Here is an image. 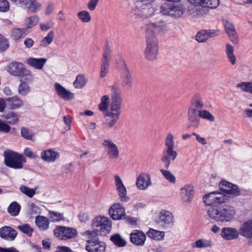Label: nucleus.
<instances>
[{
    "mask_svg": "<svg viewBox=\"0 0 252 252\" xmlns=\"http://www.w3.org/2000/svg\"><path fill=\"white\" fill-rule=\"evenodd\" d=\"M177 156V152L174 149H164L162 155V161L165 168H168L171 161L174 160Z\"/></svg>",
    "mask_w": 252,
    "mask_h": 252,
    "instance_id": "obj_15",
    "label": "nucleus"
},
{
    "mask_svg": "<svg viewBox=\"0 0 252 252\" xmlns=\"http://www.w3.org/2000/svg\"><path fill=\"white\" fill-rule=\"evenodd\" d=\"M86 250L89 252H105L106 245L103 242H97L86 246Z\"/></svg>",
    "mask_w": 252,
    "mask_h": 252,
    "instance_id": "obj_28",
    "label": "nucleus"
},
{
    "mask_svg": "<svg viewBox=\"0 0 252 252\" xmlns=\"http://www.w3.org/2000/svg\"><path fill=\"white\" fill-rule=\"evenodd\" d=\"M135 4L132 10L133 15L131 16L132 20L135 22L140 20L141 18V7L142 6V0H133Z\"/></svg>",
    "mask_w": 252,
    "mask_h": 252,
    "instance_id": "obj_32",
    "label": "nucleus"
},
{
    "mask_svg": "<svg viewBox=\"0 0 252 252\" xmlns=\"http://www.w3.org/2000/svg\"><path fill=\"white\" fill-rule=\"evenodd\" d=\"M172 3H165L162 4L160 7V12L164 15H170V11L172 8Z\"/></svg>",
    "mask_w": 252,
    "mask_h": 252,
    "instance_id": "obj_58",
    "label": "nucleus"
},
{
    "mask_svg": "<svg viewBox=\"0 0 252 252\" xmlns=\"http://www.w3.org/2000/svg\"><path fill=\"white\" fill-rule=\"evenodd\" d=\"M198 118H202L209 122H213L215 121V117L208 110L205 109H200L198 112Z\"/></svg>",
    "mask_w": 252,
    "mask_h": 252,
    "instance_id": "obj_39",
    "label": "nucleus"
},
{
    "mask_svg": "<svg viewBox=\"0 0 252 252\" xmlns=\"http://www.w3.org/2000/svg\"><path fill=\"white\" fill-rule=\"evenodd\" d=\"M55 88L57 94L61 98L66 100H69L74 97V94L73 93L67 91L60 84L55 83Z\"/></svg>",
    "mask_w": 252,
    "mask_h": 252,
    "instance_id": "obj_21",
    "label": "nucleus"
},
{
    "mask_svg": "<svg viewBox=\"0 0 252 252\" xmlns=\"http://www.w3.org/2000/svg\"><path fill=\"white\" fill-rule=\"evenodd\" d=\"M204 107V103L201 97L193 98L188 110V119L189 121L196 126L199 124L198 112Z\"/></svg>",
    "mask_w": 252,
    "mask_h": 252,
    "instance_id": "obj_4",
    "label": "nucleus"
},
{
    "mask_svg": "<svg viewBox=\"0 0 252 252\" xmlns=\"http://www.w3.org/2000/svg\"><path fill=\"white\" fill-rule=\"evenodd\" d=\"M6 106L10 109H15L20 107L23 104V101L17 96L8 97L6 99Z\"/></svg>",
    "mask_w": 252,
    "mask_h": 252,
    "instance_id": "obj_30",
    "label": "nucleus"
},
{
    "mask_svg": "<svg viewBox=\"0 0 252 252\" xmlns=\"http://www.w3.org/2000/svg\"><path fill=\"white\" fill-rule=\"evenodd\" d=\"M110 240L115 245L119 247H124L126 244V240L118 233L112 235Z\"/></svg>",
    "mask_w": 252,
    "mask_h": 252,
    "instance_id": "obj_41",
    "label": "nucleus"
},
{
    "mask_svg": "<svg viewBox=\"0 0 252 252\" xmlns=\"http://www.w3.org/2000/svg\"><path fill=\"white\" fill-rule=\"evenodd\" d=\"M30 0H10L11 2L14 4H20V5L26 8L27 6L28 5Z\"/></svg>",
    "mask_w": 252,
    "mask_h": 252,
    "instance_id": "obj_63",
    "label": "nucleus"
},
{
    "mask_svg": "<svg viewBox=\"0 0 252 252\" xmlns=\"http://www.w3.org/2000/svg\"><path fill=\"white\" fill-rule=\"evenodd\" d=\"M158 27L155 24L148 26L146 35V47L145 50V58L150 61H154L158 54L159 45L158 39L155 35Z\"/></svg>",
    "mask_w": 252,
    "mask_h": 252,
    "instance_id": "obj_1",
    "label": "nucleus"
},
{
    "mask_svg": "<svg viewBox=\"0 0 252 252\" xmlns=\"http://www.w3.org/2000/svg\"><path fill=\"white\" fill-rule=\"evenodd\" d=\"M28 28L35 26L39 21V18L36 16H32L27 19Z\"/></svg>",
    "mask_w": 252,
    "mask_h": 252,
    "instance_id": "obj_61",
    "label": "nucleus"
},
{
    "mask_svg": "<svg viewBox=\"0 0 252 252\" xmlns=\"http://www.w3.org/2000/svg\"><path fill=\"white\" fill-rule=\"evenodd\" d=\"M195 5H199L204 7L216 8L219 4V0H188Z\"/></svg>",
    "mask_w": 252,
    "mask_h": 252,
    "instance_id": "obj_22",
    "label": "nucleus"
},
{
    "mask_svg": "<svg viewBox=\"0 0 252 252\" xmlns=\"http://www.w3.org/2000/svg\"><path fill=\"white\" fill-rule=\"evenodd\" d=\"M227 200V197L219 191H213L206 194L203 197L204 203L208 206L222 203Z\"/></svg>",
    "mask_w": 252,
    "mask_h": 252,
    "instance_id": "obj_7",
    "label": "nucleus"
},
{
    "mask_svg": "<svg viewBox=\"0 0 252 252\" xmlns=\"http://www.w3.org/2000/svg\"><path fill=\"white\" fill-rule=\"evenodd\" d=\"M160 172L168 182L171 183H175V177L170 171L161 169Z\"/></svg>",
    "mask_w": 252,
    "mask_h": 252,
    "instance_id": "obj_53",
    "label": "nucleus"
},
{
    "mask_svg": "<svg viewBox=\"0 0 252 252\" xmlns=\"http://www.w3.org/2000/svg\"><path fill=\"white\" fill-rule=\"evenodd\" d=\"M98 1L99 0H90L87 5L88 9L91 11L94 10Z\"/></svg>",
    "mask_w": 252,
    "mask_h": 252,
    "instance_id": "obj_64",
    "label": "nucleus"
},
{
    "mask_svg": "<svg viewBox=\"0 0 252 252\" xmlns=\"http://www.w3.org/2000/svg\"><path fill=\"white\" fill-rule=\"evenodd\" d=\"M103 147L108 151L111 158H118L119 151L117 146L109 140H105L102 143Z\"/></svg>",
    "mask_w": 252,
    "mask_h": 252,
    "instance_id": "obj_18",
    "label": "nucleus"
},
{
    "mask_svg": "<svg viewBox=\"0 0 252 252\" xmlns=\"http://www.w3.org/2000/svg\"><path fill=\"white\" fill-rule=\"evenodd\" d=\"M55 236L61 240H67L74 238L77 236L76 229L62 226H58L54 230Z\"/></svg>",
    "mask_w": 252,
    "mask_h": 252,
    "instance_id": "obj_8",
    "label": "nucleus"
},
{
    "mask_svg": "<svg viewBox=\"0 0 252 252\" xmlns=\"http://www.w3.org/2000/svg\"><path fill=\"white\" fill-rule=\"evenodd\" d=\"M10 126L0 119V132L7 133L10 132Z\"/></svg>",
    "mask_w": 252,
    "mask_h": 252,
    "instance_id": "obj_60",
    "label": "nucleus"
},
{
    "mask_svg": "<svg viewBox=\"0 0 252 252\" xmlns=\"http://www.w3.org/2000/svg\"><path fill=\"white\" fill-rule=\"evenodd\" d=\"M240 235L239 230L231 227L223 228L220 232L221 237L225 240H232L237 239Z\"/></svg>",
    "mask_w": 252,
    "mask_h": 252,
    "instance_id": "obj_16",
    "label": "nucleus"
},
{
    "mask_svg": "<svg viewBox=\"0 0 252 252\" xmlns=\"http://www.w3.org/2000/svg\"><path fill=\"white\" fill-rule=\"evenodd\" d=\"M115 183L121 200L124 202L128 201L129 198L126 196V188L119 175L115 176Z\"/></svg>",
    "mask_w": 252,
    "mask_h": 252,
    "instance_id": "obj_14",
    "label": "nucleus"
},
{
    "mask_svg": "<svg viewBox=\"0 0 252 252\" xmlns=\"http://www.w3.org/2000/svg\"><path fill=\"white\" fill-rule=\"evenodd\" d=\"M54 36V32L50 31L40 41V46L46 47L52 43Z\"/></svg>",
    "mask_w": 252,
    "mask_h": 252,
    "instance_id": "obj_47",
    "label": "nucleus"
},
{
    "mask_svg": "<svg viewBox=\"0 0 252 252\" xmlns=\"http://www.w3.org/2000/svg\"><path fill=\"white\" fill-rule=\"evenodd\" d=\"M165 149H174L175 143L174 136L171 133H168L165 139Z\"/></svg>",
    "mask_w": 252,
    "mask_h": 252,
    "instance_id": "obj_48",
    "label": "nucleus"
},
{
    "mask_svg": "<svg viewBox=\"0 0 252 252\" xmlns=\"http://www.w3.org/2000/svg\"><path fill=\"white\" fill-rule=\"evenodd\" d=\"M109 214L115 220L123 219L126 215L124 208L119 203L113 204L109 209Z\"/></svg>",
    "mask_w": 252,
    "mask_h": 252,
    "instance_id": "obj_12",
    "label": "nucleus"
},
{
    "mask_svg": "<svg viewBox=\"0 0 252 252\" xmlns=\"http://www.w3.org/2000/svg\"><path fill=\"white\" fill-rule=\"evenodd\" d=\"M3 156L4 164L7 167L14 169L23 168V164L26 161V159L23 155L9 150L4 151Z\"/></svg>",
    "mask_w": 252,
    "mask_h": 252,
    "instance_id": "obj_3",
    "label": "nucleus"
},
{
    "mask_svg": "<svg viewBox=\"0 0 252 252\" xmlns=\"http://www.w3.org/2000/svg\"><path fill=\"white\" fill-rule=\"evenodd\" d=\"M221 190L227 194L238 196L240 194V190L238 186L230 182L223 180L220 184Z\"/></svg>",
    "mask_w": 252,
    "mask_h": 252,
    "instance_id": "obj_13",
    "label": "nucleus"
},
{
    "mask_svg": "<svg viewBox=\"0 0 252 252\" xmlns=\"http://www.w3.org/2000/svg\"><path fill=\"white\" fill-rule=\"evenodd\" d=\"M215 35H217V31L215 30H201L197 33L195 39L198 42H205L210 37Z\"/></svg>",
    "mask_w": 252,
    "mask_h": 252,
    "instance_id": "obj_24",
    "label": "nucleus"
},
{
    "mask_svg": "<svg viewBox=\"0 0 252 252\" xmlns=\"http://www.w3.org/2000/svg\"><path fill=\"white\" fill-rule=\"evenodd\" d=\"M17 235V231L11 227L4 226L0 228V237L4 240L13 241Z\"/></svg>",
    "mask_w": 252,
    "mask_h": 252,
    "instance_id": "obj_17",
    "label": "nucleus"
},
{
    "mask_svg": "<svg viewBox=\"0 0 252 252\" xmlns=\"http://www.w3.org/2000/svg\"><path fill=\"white\" fill-rule=\"evenodd\" d=\"M84 234L88 236L89 239L87 241V242L91 245L99 242L98 237L97 234L95 231L87 230L84 232Z\"/></svg>",
    "mask_w": 252,
    "mask_h": 252,
    "instance_id": "obj_42",
    "label": "nucleus"
},
{
    "mask_svg": "<svg viewBox=\"0 0 252 252\" xmlns=\"http://www.w3.org/2000/svg\"><path fill=\"white\" fill-rule=\"evenodd\" d=\"M147 236L151 239L156 241H162L165 237V232L159 231L153 228H150L146 233Z\"/></svg>",
    "mask_w": 252,
    "mask_h": 252,
    "instance_id": "obj_31",
    "label": "nucleus"
},
{
    "mask_svg": "<svg viewBox=\"0 0 252 252\" xmlns=\"http://www.w3.org/2000/svg\"><path fill=\"white\" fill-rule=\"evenodd\" d=\"M94 227L99 228L100 234L105 235L109 233L112 227L111 221L108 218L102 216H97L93 221ZM98 230V229H97Z\"/></svg>",
    "mask_w": 252,
    "mask_h": 252,
    "instance_id": "obj_6",
    "label": "nucleus"
},
{
    "mask_svg": "<svg viewBox=\"0 0 252 252\" xmlns=\"http://www.w3.org/2000/svg\"><path fill=\"white\" fill-rule=\"evenodd\" d=\"M223 25L225 27V31L229 36L231 41L233 43L237 44L238 42V39L234 28V26L231 22L228 21H224Z\"/></svg>",
    "mask_w": 252,
    "mask_h": 252,
    "instance_id": "obj_23",
    "label": "nucleus"
},
{
    "mask_svg": "<svg viewBox=\"0 0 252 252\" xmlns=\"http://www.w3.org/2000/svg\"><path fill=\"white\" fill-rule=\"evenodd\" d=\"M111 89L113 92V95L111 98L110 110L114 112L121 113V109L122 103V98L121 94L118 92V89L116 86H112Z\"/></svg>",
    "mask_w": 252,
    "mask_h": 252,
    "instance_id": "obj_10",
    "label": "nucleus"
},
{
    "mask_svg": "<svg viewBox=\"0 0 252 252\" xmlns=\"http://www.w3.org/2000/svg\"><path fill=\"white\" fill-rule=\"evenodd\" d=\"M111 59V50L109 46L107 44L104 48L101 64L100 66L101 78L105 77L108 72L110 66V61Z\"/></svg>",
    "mask_w": 252,
    "mask_h": 252,
    "instance_id": "obj_9",
    "label": "nucleus"
},
{
    "mask_svg": "<svg viewBox=\"0 0 252 252\" xmlns=\"http://www.w3.org/2000/svg\"><path fill=\"white\" fill-rule=\"evenodd\" d=\"M225 54L229 62L232 65L236 63V57L234 55V48L230 44H226Z\"/></svg>",
    "mask_w": 252,
    "mask_h": 252,
    "instance_id": "obj_36",
    "label": "nucleus"
},
{
    "mask_svg": "<svg viewBox=\"0 0 252 252\" xmlns=\"http://www.w3.org/2000/svg\"><path fill=\"white\" fill-rule=\"evenodd\" d=\"M47 60L45 58L36 59L33 58H29L27 60V63L30 66L38 69H41L46 62Z\"/></svg>",
    "mask_w": 252,
    "mask_h": 252,
    "instance_id": "obj_33",
    "label": "nucleus"
},
{
    "mask_svg": "<svg viewBox=\"0 0 252 252\" xmlns=\"http://www.w3.org/2000/svg\"><path fill=\"white\" fill-rule=\"evenodd\" d=\"M240 235L248 238H252V219L245 221L239 229Z\"/></svg>",
    "mask_w": 252,
    "mask_h": 252,
    "instance_id": "obj_20",
    "label": "nucleus"
},
{
    "mask_svg": "<svg viewBox=\"0 0 252 252\" xmlns=\"http://www.w3.org/2000/svg\"><path fill=\"white\" fill-rule=\"evenodd\" d=\"M209 217L216 221L222 222L231 221L236 215L233 206L224 205L219 208L212 206L207 211Z\"/></svg>",
    "mask_w": 252,
    "mask_h": 252,
    "instance_id": "obj_2",
    "label": "nucleus"
},
{
    "mask_svg": "<svg viewBox=\"0 0 252 252\" xmlns=\"http://www.w3.org/2000/svg\"><path fill=\"white\" fill-rule=\"evenodd\" d=\"M77 16L80 20L84 23H88L90 21L91 16L87 11H82L78 13Z\"/></svg>",
    "mask_w": 252,
    "mask_h": 252,
    "instance_id": "obj_55",
    "label": "nucleus"
},
{
    "mask_svg": "<svg viewBox=\"0 0 252 252\" xmlns=\"http://www.w3.org/2000/svg\"><path fill=\"white\" fill-rule=\"evenodd\" d=\"M86 84V81L84 76L81 74L78 75L74 82V87L76 89L82 88Z\"/></svg>",
    "mask_w": 252,
    "mask_h": 252,
    "instance_id": "obj_49",
    "label": "nucleus"
},
{
    "mask_svg": "<svg viewBox=\"0 0 252 252\" xmlns=\"http://www.w3.org/2000/svg\"><path fill=\"white\" fill-rule=\"evenodd\" d=\"M109 97L108 95H103L101 98V102L99 105V109L102 111H106L108 107Z\"/></svg>",
    "mask_w": 252,
    "mask_h": 252,
    "instance_id": "obj_54",
    "label": "nucleus"
},
{
    "mask_svg": "<svg viewBox=\"0 0 252 252\" xmlns=\"http://www.w3.org/2000/svg\"><path fill=\"white\" fill-rule=\"evenodd\" d=\"M121 113L112 111H107L105 114L107 117L104 125L106 127L111 128L113 127L119 119Z\"/></svg>",
    "mask_w": 252,
    "mask_h": 252,
    "instance_id": "obj_19",
    "label": "nucleus"
},
{
    "mask_svg": "<svg viewBox=\"0 0 252 252\" xmlns=\"http://www.w3.org/2000/svg\"><path fill=\"white\" fill-rule=\"evenodd\" d=\"M60 154L52 149L43 151L41 153V158L46 162H54L59 158Z\"/></svg>",
    "mask_w": 252,
    "mask_h": 252,
    "instance_id": "obj_25",
    "label": "nucleus"
},
{
    "mask_svg": "<svg viewBox=\"0 0 252 252\" xmlns=\"http://www.w3.org/2000/svg\"><path fill=\"white\" fill-rule=\"evenodd\" d=\"M195 194L193 186L191 184H186L181 189L182 200L187 204H189Z\"/></svg>",
    "mask_w": 252,
    "mask_h": 252,
    "instance_id": "obj_11",
    "label": "nucleus"
},
{
    "mask_svg": "<svg viewBox=\"0 0 252 252\" xmlns=\"http://www.w3.org/2000/svg\"><path fill=\"white\" fill-rule=\"evenodd\" d=\"M36 189H30L25 186H21L20 191L30 198H32L35 194Z\"/></svg>",
    "mask_w": 252,
    "mask_h": 252,
    "instance_id": "obj_51",
    "label": "nucleus"
},
{
    "mask_svg": "<svg viewBox=\"0 0 252 252\" xmlns=\"http://www.w3.org/2000/svg\"><path fill=\"white\" fill-rule=\"evenodd\" d=\"M142 231L138 230H135L130 234V241L133 244L136 245H140L142 244Z\"/></svg>",
    "mask_w": 252,
    "mask_h": 252,
    "instance_id": "obj_38",
    "label": "nucleus"
},
{
    "mask_svg": "<svg viewBox=\"0 0 252 252\" xmlns=\"http://www.w3.org/2000/svg\"><path fill=\"white\" fill-rule=\"evenodd\" d=\"M122 82L124 88L128 90L132 86V78L129 70L127 68L124 69L122 75Z\"/></svg>",
    "mask_w": 252,
    "mask_h": 252,
    "instance_id": "obj_27",
    "label": "nucleus"
},
{
    "mask_svg": "<svg viewBox=\"0 0 252 252\" xmlns=\"http://www.w3.org/2000/svg\"><path fill=\"white\" fill-rule=\"evenodd\" d=\"M236 87L240 89L243 92L252 94V82H243L238 83Z\"/></svg>",
    "mask_w": 252,
    "mask_h": 252,
    "instance_id": "obj_44",
    "label": "nucleus"
},
{
    "mask_svg": "<svg viewBox=\"0 0 252 252\" xmlns=\"http://www.w3.org/2000/svg\"><path fill=\"white\" fill-rule=\"evenodd\" d=\"M17 228L22 233L27 235L28 236H31L33 232V228L27 223L18 225Z\"/></svg>",
    "mask_w": 252,
    "mask_h": 252,
    "instance_id": "obj_50",
    "label": "nucleus"
},
{
    "mask_svg": "<svg viewBox=\"0 0 252 252\" xmlns=\"http://www.w3.org/2000/svg\"><path fill=\"white\" fill-rule=\"evenodd\" d=\"M155 222L163 229H170L174 225V217L170 211L163 209L160 211Z\"/></svg>",
    "mask_w": 252,
    "mask_h": 252,
    "instance_id": "obj_5",
    "label": "nucleus"
},
{
    "mask_svg": "<svg viewBox=\"0 0 252 252\" xmlns=\"http://www.w3.org/2000/svg\"><path fill=\"white\" fill-rule=\"evenodd\" d=\"M31 91L29 84L25 82H22L18 87V93L22 95L25 96Z\"/></svg>",
    "mask_w": 252,
    "mask_h": 252,
    "instance_id": "obj_45",
    "label": "nucleus"
},
{
    "mask_svg": "<svg viewBox=\"0 0 252 252\" xmlns=\"http://www.w3.org/2000/svg\"><path fill=\"white\" fill-rule=\"evenodd\" d=\"M172 8L170 11V15L176 17L181 16L185 12V8L183 5L181 4H172Z\"/></svg>",
    "mask_w": 252,
    "mask_h": 252,
    "instance_id": "obj_37",
    "label": "nucleus"
},
{
    "mask_svg": "<svg viewBox=\"0 0 252 252\" xmlns=\"http://www.w3.org/2000/svg\"><path fill=\"white\" fill-rule=\"evenodd\" d=\"M25 29L15 28L11 31V35L14 40H18L25 33Z\"/></svg>",
    "mask_w": 252,
    "mask_h": 252,
    "instance_id": "obj_46",
    "label": "nucleus"
},
{
    "mask_svg": "<svg viewBox=\"0 0 252 252\" xmlns=\"http://www.w3.org/2000/svg\"><path fill=\"white\" fill-rule=\"evenodd\" d=\"M35 223L40 230L44 231L49 228L50 221L46 217L37 216L35 217Z\"/></svg>",
    "mask_w": 252,
    "mask_h": 252,
    "instance_id": "obj_29",
    "label": "nucleus"
},
{
    "mask_svg": "<svg viewBox=\"0 0 252 252\" xmlns=\"http://www.w3.org/2000/svg\"><path fill=\"white\" fill-rule=\"evenodd\" d=\"M9 2L6 0H0V11L5 12L9 10Z\"/></svg>",
    "mask_w": 252,
    "mask_h": 252,
    "instance_id": "obj_62",
    "label": "nucleus"
},
{
    "mask_svg": "<svg viewBox=\"0 0 252 252\" xmlns=\"http://www.w3.org/2000/svg\"><path fill=\"white\" fill-rule=\"evenodd\" d=\"M41 8V4L36 0H30L25 9L31 12H35L39 11Z\"/></svg>",
    "mask_w": 252,
    "mask_h": 252,
    "instance_id": "obj_43",
    "label": "nucleus"
},
{
    "mask_svg": "<svg viewBox=\"0 0 252 252\" xmlns=\"http://www.w3.org/2000/svg\"><path fill=\"white\" fill-rule=\"evenodd\" d=\"M2 117L7 120V123L8 125H15L19 122L18 114L13 111L5 113L2 115Z\"/></svg>",
    "mask_w": 252,
    "mask_h": 252,
    "instance_id": "obj_34",
    "label": "nucleus"
},
{
    "mask_svg": "<svg viewBox=\"0 0 252 252\" xmlns=\"http://www.w3.org/2000/svg\"><path fill=\"white\" fill-rule=\"evenodd\" d=\"M49 217L53 221H59L63 219L62 214L53 211H50L49 212Z\"/></svg>",
    "mask_w": 252,
    "mask_h": 252,
    "instance_id": "obj_56",
    "label": "nucleus"
},
{
    "mask_svg": "<svg viewBox=\"0 0 252 252\" xmlns=\"http://www.w3.org/2000/svg\"><path fill=\"white\" fill-rule=\"evenodd\" d=\"M213 245V243L210 240L200 239L191 243V247L192 248L202 249L211 247Z\"/></svg>",
    "mask_w": 252,
    "mask_h": 252,
    "instance_id": "obj_35",
    "label": "nucleus"
},
{
    "mask_svg": "<svg viewBox=\"0 0 252 252\" xmlns=\"http://www.w3.org/2000/svg\"><path fill=\"white\" fill-rule=\"evenodd\" d=\"M8 71L16 76L22 75L25 72L24 65L20 63H11L8 66Z\"/></svg>",
    "mask_w": 252,
    "mask_h": 252,
    "instance_id": "obj_26",
    "label": "nucleus"
},
{
    "mask_svg": "<svg viewBox=\"0 0 252 252\" xmlns=\"http://www.w3.org/2000/svg\"><path fill=\"white\" fill-rule=\"evenodd\" d=\"M9 46V43L6 39L0 35V51H4L7 49Z\"/></svg>",
    "mask_w": 252,
    "mask_h": 252,
    "instance_id": "obj_59",
    "label": "nucleus"
},
{
    "mask_svg": "<svg viewBox=\"0 0 252 252\" xmlns=\"http://www.w3.org/2000/svg\"><path fill=\"white\" fill-rule=\"evenodd\" d=\"M20 209V205L17 202L14 201L8 207L7 212L11 216H16L19 214Z\"/></svg>",
    "mask_w": 252,
    "mask_h": 252,
    "instance_id": "obj_40",
    "label": "nucleus"
},
{
    "mask_svg": "<svg viewBox=\"0 0 252 252\" xmlns=\"http://www.w3.org/2000/svg\"><path fill=\"white\" fill-rule=\"evenodd\" d=\"M152 185L151 176L149 174H143V190L147 189Z\"/></svg>",
    "mask_w": 252,
    "mask_h": 252,
    "instance_id": "obj_57",
    "label": "nucleus"
},
{
    "mask_svg": "<svg viewBox=\"0 0 252 252\" xmlns=\"http://www.w3.org/2000/svg\"><path fill=\"white\" fill-rule=\"evenodd\" d=\"M21 135L23 137L27 140H32L34 133L29 128L26 127H22L21 128Z\"/></svg>",
    "mask_w": 252,
    "mask_h": 252,
    "instance_id": "obj_52",
    "label": "nucleus"
}]
</instances>
